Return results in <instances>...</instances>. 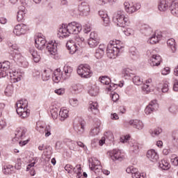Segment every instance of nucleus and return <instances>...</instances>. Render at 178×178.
Segmentation results:
<instances>
[{
	"label": "nucleus",
	"mask_w": 178,
	"mask_h": 178,
	"mask_svg": "<svg viewBox=\"0 0 178 178\" xmlns=\"http://www.w3.org/2000/svg\"><path fill=\"white\" fill-rule=\"evenodd\" d=\"M124 45L119 40H111L107 46L106 55L110 59L118 58L123 52Z\"/></svg>",
	"instance_id": "nucleus-1"
},
{
	"label": "nucleus",
	"mask_w": 178,
	"mask_h": 178,
	"mask_svg": "<svg viewBox=\"0 0 178 178\" xmlns=\"http://www.w3.org/2000/svg\"><path fill=\"white\" fill-rule=\"evenodd\" d=\"M50 113L54 120H56L58 118H60V122H65L69 118V110L65 107L61 108L59 111L58 107L52 106L50 108Z\"/></svg>",
	"instance_id": "nucleus-2"
},
{
	"label": "nucleus",
	"mask_w": 178,
	"mask_h": 178,
	"mask_svg": "<svg viewBox=\"0 0 178 178\" xmlns=\"http://www.w3.org/2000/svg\"><path fill=\"white\" fill-rule=\"evenodd\" d=\"M113 20L119 27H124L127 23H129V18L124 15V11L122 9L115 13Z\"/></svg>",
	"instance_id": "nucleus-3"
},
{
	"label": "nucleus",
	"mask_w": 178,
	"mask_h": 178,
	"mask_svg": "<svg viewBox=\"0 0 178 178\" xmlns=\"http://www.w3.org/2000/svg\"><path fill=\"white\" fill-rule=\"evenodd\" d=\"M100 82L106 86V91H108V92L116 90V88H118V86L120 88L124 86V81H121L118 84H115L113 83H111V78L108 76L101 77Z\"/></svg>",
	"instance_id": "nucleus-4"
},
{
	"label": "nucleus",
	"mask_w": 178,
	"mask_h": 178,
	"mask_svg": "<svg viewBox=\"0 0 178 178\" xmlns=\"http://www.w3.org/2000/svg\"><path fill=\"white\" fill-rule=\"evenodd\" d=\"M77 74L83 79H90L92 76V71L88 64H81L78 67Z\"/></svg>",
	"instance_id": "nucleus-5"
},
{
	"label": "nucleus",
	"mask_w": 178,
	"mask_h": 178,
	"mask_svg": "<svg viewBox=\"0 0 178 178\" xmlns=\"http://www.w3.org/2000/svg\"><path fill=\"white\" fill-rule=\"evenodd\" d=\"M89 168L92 170L96 175H99L102 172V165H101V162L95 158H90L88 160Z\"/></svg>",
	"instance_id": "nucleus-6"
},
{
	"label": "nucleus",
	"mask_w": 178,
	"mask_h": 178,
	"mask_svg": "<svg viewBox=\"0 0 178 178\" xmlns=\"http://www.w3.org/2000/svg\"><path fill=\"white\" fill-rule=\"evenodd\" d=\"M29 30V26L24 24H19L15 26L13 33L17 37H20L21 35H24Z\"/></svg>",
	"instance_id": "nucleus-7"
},
{
	"label": "nucleus",
	"mask_w": 178,
	"mask_h": 178,
	"mask_svg": "<svg viewBox=\"0 0 178 178\" xmlns=\"http://www.w3.org/2000/svg\"><path fill=\"white\" fill-rule=\"evenodd\" d=\"M124 8L127 13L131 15L132 13L137 12V10L141 8V5H140V3H129V1H125L124 3Z\"/></svg>",
	"instance_id": "nucleus-8"
},
{
	"label": "nucleus",
	"mask_w": 178,
	"mask_h": 178,
	"mask_svg": "<svg viewBox=\"0 0 178 178\" xmlns=\"http://www.w3.org/2000/svg\"><path fill=\"white\" fill-rule=\"evenodd\" d=\"M65 170L67 172V173H75L76 175L77 178H81L83 176V174H81V165H76L74 168L73 165L70 164H67L65 166Z\"/></svg>",
	"instance_id": "nucleus-9"
},
{
	"label": "nucleus",
	"mask_w": 178,
	"mask_h": 178,
	"mask_svg": "<svg viewBox=\"0 0 178 178\" xmlns=\"http://www.w3.org/2000/svg\"><path fill=\"white\" fill-rule=\"evenodd\" d=\"M67 29L70 34H79L83 30V26L79 22H72L67 24Z\"/></svg>",
	"instance_id": "nucleus-10"
},
{
	"label": "nucleus",
	"mask_w": 178,
	"mask_h": 178,
	"mask_svg": "<svg viewBox=\"0 0 178 178\" xmlns=\"http://www.w3.org/2000/svg\"><path fill=\"white\" fill-rule=\"evenodd\" d=\"M75 16H87L90 13V6L86 3H81L78 10L74 11Z\"/></svg>",
	"instance_id": "nucleus-11"
},
{
	"label": "nucleus",
	"mask_w": 178,
	"mask_h": 178,
	"mask_svg": "<svg viewBox=\"0 0 178 178\" xmlns=\"http://www.w3.org/2000/svg\"><path fill=\"white\" fill-rule=\"evenodd\" d=\"M161 40H162V32L155 31L151 35V37L149 38L147 42L154 45L158 44Z\"/></svg>",
	"instance_id": "nucleus-12"
},
{
	"label": "nucleus",
	"mask_w": 178,
	"mask_h": 178,
	"mask_svg": "<svg viewBox=\"0 0 178 178\" xmlns=\"http://www.w3.org/2000/svg\"><path fill=\"white\" fill-rule=\"evenodd\" d=\"M35 44L38 49H44L45 48V44H47L45 36H43L42 34L38 35L35 39Z\"/></svg>",
	"instance_id": "nucleus-13"
},
{
	"label": "nucleus",
	"mask_w": 178,
	"mask_h": 178,
	"mask_svg": "<svg viewBox=\"0 0 178 178\" xmlns=\"http://www.w3.org/2000/svg\"><path fill=\"white\" fill-rule=\"evenodd\" d=\"M47 49L50 55H56L58 54V42L56 40L49 41Z\"/></svg>",
	"instance_id": "nucleus-14"
},
{
	"label": "nucleus",
	"mask_w": 178,
	"mask_h": 178,
	"mask_svg": "<svg viewBox=\"0 0 178 178\" xmlns=\"http://www.w3.org/2000/svg\"><path fill=\"white\" fill-rule=\"evenodd\" d=\"M108 154L113 161H123V158H124L119 149L111 150Z\"/></svg>",
	"instance_id": "nucleus-15"
},
{
	"label": "nucleus",
	"mask_w": 178,
	"mask_h": 178,
	"mask_svg": "<svg viewBox=\"0 0 178 178\" xmlns=\"http://www.w3.org/2000/svg\"><path fill=\"white\" fill-rule=\"evenodd\" d=\"M70 34V32L69 31V29H67V25L62 24L58 29V37H59V38H64L69 37Z\"/></svg>",
	"instance_id": "nucleus-16"
},
{
	"label": "nucleus",
	"mask_w": 178,
	"mask_h": 178,
	"mask_svg": "<svg viewBox=\"0 0 178 178\" xmlns=\"http://www.w3.org/2000/svg\"><path fill=\"white\" fill-rule=\"evenodd\" d=\"M146 156L151 162H157L159 159L158 152L152 149L147 151Z\"/></svg>",
	"instance_id": "nucleus-17"
},
{
	"label": "nucleus",
	"mask_w": 178,
	"mask_h": 178,
	"mask_svg": "<svg viewBox=\"0 0 178 178\" xmlns=\"http://www.w3.org/2000/svg\"><path fill=\"white\" fill-rule=\"evenodd\" d=\"M10 77L13 83H17L22 80V72L19 71H9Z\"/></svg>",
	"instance_id": "nucleus-18"
},
{
	"label": "nucleus",
	"mask_w": 178,
	"mask_h": 178,
	"mask_svg": "<svg viewBox=\"0 0 178 178\" xmlns=\"http://www.w3.org/2000/svg\"><path fill=\"white\" fill-rule=\"evenodd\" d=\"M27 136V129L25 127H19L16 129L15 137L17 138L24 140Z\"/></svg>",
	"instance_id": "nucleus-19"
},
{
	"label": "nucleus",
	"mask_w": 178,
	"mask_h": 178,
	"mask_svg": "<svg viewBox=\"0 0 178 178\" xmlns=\"http://www.w3.org/2000/svg\"><path fill=\"white\" fill-rule=\"evenodd\" d=\"M13 57L14 58L15 62L18 63V65H21V66H24V67L26 66L27 61H26V58L23 56H22V54L15 53V54H14Z\"/></svg>",
	"instance_id": "nucleus-20"
},
{
	"label": "nucleus",
	"mask_w": 178,
	"mask_h": 178,
	"mask_svg": "<svg viewBox=\"0 0 178 178\" xmlns=\"http://www.w3.org/2000/svg\"><path fill=\"white\" fill-rule=\"evenodd\" d=\"M66 47L67 49L70 50V54L71 55L76 54L77 51V46L76 45V42H74L73 40H69L67 42Z\"/></svg>",
	"instance_id": "nucleus-21"
},
{
	"label": "nucleus",
	"mask_w": 178,
	"mask_h": 178,
	"mask_svg": "<svg viewBox=\"0 0 178 178\" xmlns=\"http://www.w3.org/2000/svg\"><path fill=\"white\" fill-rule=\"evenodd\" d=\"M162 62V57L158 54H154L150 58L149 64L151 66H159Z\"/></svg>",
	"instance_id": "nucleus-22"
},
{
	"label": "nucleus",
	"mask_w": 178,
	"mask_h": 178,
	"mask_svg": "<svg viewBox=\"0 0 178 178\" xmlns=\"http://www.w3.org/2000/svg\"><path fill=\"white\" fill-rule=\"evenodd\" d=\"M100 127L101 122H97L95 124L90 131V137H95V136H98L99 134V132L101 131Z\"/></svg>",
	"instance_id": "nucleus-23"
},
{
	"label": "nucleus",
	"mask_w": 178,
	"mask_h": 178,
	"mask_svg": "<svg viewBox=\"0 0 178 178\" xmlns=\"http://www.w3.org/2000/svg\"><path fill=\"white\" fill-rule=\"evenodd\" d=\"M169 5H170V0H160L159 3V10L160 12H165L169 9Z\"/></svg>",
	"instance_id": "nucleus-24"
},
{
	"label": "nucleus",
	"mask_w": 178,
	"mask_h": 178,
	"mask_svg": "<svg viewBox=\"0 0 178 178\" xmlns=\"http://www.w3.org/2000/svg\"><path fill=\"white\" fill-rule=\"evenodd\" d=\"M129 124L133 126L134 129H137L138 130H143L144 129V123L140 120H131L129 122Z\"/></svg>",
	"instance_id": "nucleus-25"
},
{
	"label": "nucleus",
	"mask_w": 178,
	"mask_h": 178,
	"mask_svg": "<svg viewBox=\"0 0 178 178\" xmlns=\"http://www.w3.org/2000/svg\"><path fill=\"white\" fill-rule=\"evenodd\" d=\"M62 76H63V73L60 68H57L53 74L52 79L54 83H59L62 80Z\"/></svg>",
	"instance_id": "nucleus-26"
},
{
	"label": "nucleus",
	"mask_w": 178,
	"mask_h": 178,
	"mask_svg": "<svg viewBox=\"0 0 178 178\" xmlns=\"http://www.w3.org/2000/svg\"><path fill=\"white\" fill-rule=\"evenodd\" d=\"M29 54L32 56L33 60L35 62V63H38L40 60H41V55L37 50H35L34 49H30Z\"/></svg>",
	"instance_id": "nucleus-27"
},
{
	"label": "nucleus",
	"mask_w": 178,
	"mask_h": 178,
	"mask_svg": "<svg viewBox=\"0 0 178 178\" xmlns=\"http://www.w3.org/2000/svg\"><path fill=\"white\" fill-rule=\"evenodd\" d=\"M17 113L22 118V119H24L26 118H29L30 116V111H29V108L27 107L24 108H17Z\"/></svg>",
	"instance_id": "nucleus-28"
},
{
	"label": "nucleus",
	"mask_w": 178,
	"mask_h": 178,
	"mask_svg": "<svg viewBox=\"0 0 178 178\" xmlns=\"http://www.w3.org/2000/svg\"><path fill=\"white\" fill-rule=\"evenodd\" d=\"M88 109L90 112L93 113V115H98V113H99V110H98V103L97 102H90Z\"/></svg>",
	"instance_id": "nucleus-29"
},
{
	"label": "nucleus",
	"mask_w": 178,
	"mask_h": 178,
	"mask_svg": "<svg viewBox=\"0 0 178 178\" xmlns=\"http://www.w3.org/2000/svg\"><path fill=\"white\" fill-rule=\"evenodd\" d=\"M19 10L17 12V19L18 22H22L24 17L26 16V7L24 6H20L18 8Z\"/></svg>",
	"instance_id": "nucleus-30"
},
{
	"label": "nucleus",
	"mask_w": 178,
	"mask_h": 178,
	"mask_svg": "<svg viewBox=\"0 0 178 178\" xmlns=\"http://www.w3.org/2000/svg\"><path fill=\"white\" fill-rule=\"evenodd\" d=\"M99 16H100L101 19L103 20L104 26H108L109 23H111V20L109 19V17L108 14L105 11L100 10L99 11Z\"/></svg>",
	"instance_id": "nucleus-31"
},
{
	"label": "nucleus",
	"mask_w": 178,
	"mask_h": 178,
	"mask_svg": "<svg viewBox=\"0 0 178 178\" xmlns=\"http://www.w3.org/2000/svg\"><path fill=\"white\" fill-rule=\"evenodd\" d=\"M167 46L172 54H175L177 50V48L176 47V40L173 38H170L167 40Z\"/></svg>",
	"instance_id": "nucleus-32"
},
{
	"label": "nucleus",
	"mask_w": 178,
	"mask_h": 178,
	"mask_svg": "<svg viewBox=\"0 0 178 178\" xmlns=\"http://www.w3.org/2000/svg\"><path fill=\"white\" fill-rule=\"evenodd\" d=\"M104 54H105V45L100 44L99 48L96 50L95 56L97 59H101V58L104 56Z\"/></svg>",
	"instance_id": "nucleus-33"
},
{
	"label": "nucleus",
	"mask_w": 178,
	"mask_h": 178,
	"mask_svg": "<svg viewBox=\"0 0 178 178\" xmlns=\"http://www.w3.org/2000/svg\"><path fill=\"white\" fill-rule=\"evenodd\" d=\"M159 167L162 170H169L170 169V163L166 159H162L159 162Z\"/></svg>",
	"instance_id": "nucleus-34"
},
{
	"label": "nucleus",
	"mask_w": 178,
	"mask_h": 178,
	"mask_svg": "<svg viewBox=\"0 0 178 178\" xmlns=\"http://www.w3.org/2000/svg\"><path fill=\"white\" fill-rule=\"evenodd\" d=\"M170 12L173 16L178 17V1H174L170 6Z\"/></svg>",
	"instance_id": "nucleus-35"
},
{
	"label": "nucleus",
	"mask_w": 178,
	"mask_h": 178,
	"mask_svg": "<svg viewBox=\"0 0 178 178\" xmlns=\"http://www.w3.org/2000/svg\"><path fill=\"white\" fill-rule=\"evenodd\" d=\"M63 72L65 79H69L72 76V73H73V67L65 65L63 67Z\"/></svg>",
	"instance_id": "nucleus-36"
},
{
	"label": "nucleus",
	"mask_w": 178,
	"mask_h": 178,
	"mask_svg": "<svg viewBox=\"0 0 178 178\" xmlns=\"http://www.w3.org/2000/svg\"><path fill=\"white\" fill-rule=\"evenodd\" d=\"M152 83V79H148L145 81V84H143L142 87L143 91L148 94V92H151V84Z\"/></svg>",
	"instance_id": "nucleus-37"
},
{
	"label": "nucleus",
	"mask_w": 178,
	"mask_h": 178,
	"mask_svg": "<svg viewBox=\"0 0 178 178\" xmlns=\"http://www.w3.org/2000/svg\"><path fill=\"white\" fill-rule=\"evenodd\" d=\"M75 44L79 45V47H83L86 44V39L81 35H76L74 38Z\"/></svg>",
	"instance_id": "nucleus-38"
},
{
	"label": "nucleus",
	"mask_w": 178,
	"mask_h": 178,
	"mask_svg": "<svg viewBox=\"0 0 178 178\" xmlns=\"http://www.w3.org/2000/svg\"><path fill=\"white\" fill-rule=\"evenodd\" d=\"M88 92L92 97H95L99 92V88L95 84L92 85L88 90Z\"/></svg>",
	"instance_id": "nucleus-39"
},
{
	"label": "nucleus",
	"mask_w": 178,
	"mask_h": 178,
	"mask_svg": "<svg viewBox=\"0 0 178 178\" xmlns=\"http://www.w3.org/2000/svg\"><path fill=\"white\" fill-rule=\"evenodd\" d=\"M129 145L132 148L133 152H138L140 149V144L136 142L134 140H131L129 141Z\"/></svg>",
	"instance_id": "nucleus-40"
},
{
	"label": "nucleus",
	"mask_w": 178,
	"mask_h": 178,
	"mask_svg": "<svg viewBox=\"0 0 178 178\" xmlns=\"http://www.w3.org/2000/svg\"><path fill=\"white\" fill-rule=\"evenodd\" d=\"M17 109H23L24 108H27L29 106V102L27 100H19L17 102Z\"/></svg>",
	"instance_id": "nucleus-41"
},
{
	"label": "nucleus",
	"mask_w": 178,
	"mask_h": 178,
	"mask_svg": "<svg viewBox=\"0 0 178 178\" xmlns=\"http://www.w3.org/2000/svg\"><path fill=\"white\" fill-rule=\"evenodd\" d=\"M51 74H52V73L51 72V70H44L42 74V79L43 81H48V80L51 79Z\"/></svg>",
	"instance_id": "nucleus-42"
},
{
	"label": "nucleus",
	"mask_w": 178,
	"mask_h": 178,
	"mask_svg": "<svg viewBox=\"0 0 178 178\" xmlns=\"http://www.w3.org/2000/svg\"><path fill=\"white\" fill-rule=\"evenodd\" d=\"M130 54L133 59H138V58H140V52L136 47H131L130 49Z\"/></svg>",
	"instance_id": "nucleus-43"
},
{
	"label": "nucleus",
	"mask_w": 178,
	"mask_h": 178,
	"mask_svg": "<svg viewBox=\"0 0 178 178\" xmlns=\"http://www.w3.org/2000/svg\"><path fill=\"white\" fill-rule=\"evenodd\" d=\"M14 169H15V168L13 167V165H8L4 166V168L3 169V172L4 175H12V173H13Z\"/></svg>",
	"instance_id": "nucleus-44"
},
{
	"label": "nucleus",
	"mask_w": 178,
	"mask_h": 178,
	"mask_svg": "<svg viewBox=\"0 0 178 178\" xmlns=\"http://www.w3.org/2000/svg\"><path fill=\"white\" fill-rule=\"evenodd\" d=\"M72 91L75 92V94H79V92H81L83 91V86L81 84H76L74 83L72 86Z\"/></svg>",
	"instance_id": "nucleus-45"
},
{
	"label": "nucleus",
	"mask_w": 178,
	"mask_h": 178,
	"mask_svg": "<svg viewBox=\"0 0 178 178\" xmlns=\"http://www.w3.org/2000/svg\"><path fill=\"white\" fill-rule=\"evenodd\" d=\"M67 145H68L70 149L72 151H77V145L74 140L69 139L67 142Z\"/></svg>",
	"instance_id": "nucleus-46"
},
{
	"label": "nucleus",
	"mask_w": 178,
	"mask_h": 178,
	"mask_svg": "<svg viewBox=\"0 0 178 178\" xmlns=\"http://www.w3.org/2000/svg\"><path fill=\"white\" fill-rule=\"evenodd\" d=\"M88 44L90 48H95L99 44V40L98 39H88Z\"/></svg>",
	"instance_id": "nucleus-47"
},
{
	"label": "nucleus",
	"mask_w": 178,
	"mask_h": 178,
	"mask_svg": "<svg viewBox=\"0 0 178 178\" xmlns=\"http://www.w3.org/2000/svg\"><path fill=\"white\" fill-rule=\"evenodd\" d=\"M122 74L124 77H131V76L134 74V72H133V70L130 68H124L122 70Z\"/></svg>",
	"instance_id": "nucleus-48"
},
{
	"label": "nucleus",
	"mask_w": 178,
	"mask_h": 178,
	"mask_svg": "<svg viewBox=\"0 0 178 178\" xmlns=\"http://www.w3.org/2000/svg\"><path fill=\"white\" fill-rule=\"evenodd\" d=\"M15 91V88H13V86L12 85H8L4 92H5V95L7 96V97H11V95L13 94Z\"/></svg>",
	"instance_id": "nucleus-49"
},
{
	"label": "nucleus",
	"mask_w": 178,
	"mask_h": 178,
	"mask_svg": "<svg viewBox=\"0 0 178 178\" xmlns=\"http://www.w3.org/2000/svg\"><path fill=\"white\" fill-rule=\"evenodd\" d=\"M74 129L79 134H83L84 133V124H76L74 125Z\"/></svg>",
	"instance_id": "nucleus-50"
},
{
	"label": "nucleus",
	"mask_w": 178,
	"mask_h": 178,
	"mask_svg": "<svg viewBox=\"0 0 178 178\" xmlns=\"http://www.w3.org/2000/svg\"><path fill=\"white\" fill-rule=\"evenodd\" d=\"M1 69L9 72V69H10V62L4 61L3 63H1Z\"/></svg>",
	"instance_id": "nucleus-51"
},
{
	"label": "nucleus",
	"mask_w": 178,
	"mask_h": 178,
	"mask_svg": "<svg viewBox=\"0 0 178 178\" xmlns=\"http://www.w3.org/2000/svg\"><path fill=\"white\" fill-rule=\"evenodd\" d=\"M124 34H125L127 37H130V35H134L135 31L133 28H126L123 31Z\"/></svg>",
	"instance_id": "nucleus-52"
},
{
	"label": "nucleus",
	"mask_w": 178,
	"mask_h": 178,
	"mask_svg": "<svg viewBox=\"0 0 178 178\" xmlns=\"http://www.w3.org/2000/svg\"><path fill=\"white\" fill-rule=\"evenodd\" d=\"M148 106L152 108L154 111H156V109L159 108V105L158 104V101H156V99L151 101Z\"/></svg>",
	"instance_id": "nucleus-53"
},
{
	"label": "nucleus",
	"mask_w": 178,
	"mask_h": 178,
	"mask_svg": "<svg viewBox=\"0 0 178 178\" xmlns=\"http://www.w3.org/2000/svg\"><path fill=\"white\" fill-rule=\"evenodd\" d=\"M52 131V127H51V125H47L44 127V136L45 137H49V136H51L52 134L51 133V131Z\"/></svg>",
	"instance_id": "nucleus-54"
},
{
	"label": "nucleus",
	"mask_w": 178,
	"mask_h": 178,
	"mask_svg": "<svg viewBox=\"0 0 178 178\" xmlns=\"http://www.w3.org/2000/svg\"><path fill=\"white\" fill-rule=\"evenodd\" d=\"M68 102L71 106H79V99H77L76 98L71 97L69 99Z\"/></svg>",
	"instance_id": "nucleus-55"
},
{
	"label": "nucleus",
	"mask_w": 178,
	"mask_h": 178,
	"mask_svg": "<svg viewBox=\"0 0 178 178\" xmlns=\"http://www.w3.org/2000/svg\"><path fill=\"white\" fill-rule=\"evenodd\" d=\"M133 82L136 86H141L143 84V79L138 76H135L133 78Z\"/></svg>",
	"instance_id": "nucleus-56"
},
{
	"label": "nucleus",
	"mask_w": 178,
	"mask_h": 178,
	"mask_svg": "<svg viewBox=\"0 0 178 178\" xmlns=\"http://www.w3.org/2000/svg\"><path fill=\"white\" fill-rule=\"evenodd\" d=\"M43 155L46 156L47 159H51V156H52V150L51 148L45 149Z\"/></svg>",
	"instance_id": "nucleus-57"
},
{
	"label": "nucleus",
	"mask_w": 178,
	"mask_h": 178,
	"mask_svg": "<svg viewBox=\"0 0 178 178\" xmlns=\"http://www.w3.org/2000/svg\"><path fill=\"white\" fill-rule=\"evenodd\" d=\"M168 111L170 113H172V115H176V113H177V106L172 104L170 106V108H168Z\"/></svg>",
	"instance_id": "nucleus-58"
},
{
	"label": "nucleus",
	"mask_w": 178,
	"mask_h": 178,
	"mask_svg": "<svg viewBox=\"0 0 178 178\" xmlns=\"http://www.w3.org/2000/svg\"><path fill=\"white\" fill-rule=\"evenodd\" d=\"M120 143H122V144H126V143H129L130 141V136L127 135V136H122L120 137Z\"/></svg>",
	"instance_id": "nucleus-59"
},
{
	"label": "nucleus",
	"mask_w": 178,
	"mask_h": 178,
	"mask_svg": "<svg viewBox=\"0 0 178 178\" xmlns=\"http://www.w3.org/2000/svg\"><path fill=\"white\" fill-rule=\"evenodd\" d=\"M162 133V129L161 128H156L154 130H153L151 133L152 137H157V136H159Z\"/></svg>",
	"instance_id": "nucleus-60"
},
{
	"label": "nucleus",
	"mask_w": 178,
	"mask_h": 178,
	"mask_svg": "<svg viewBox=\"0 0 178 178\" xmlns=\"http://www.w3.org/2000/svg\"><path fill=\"white\" fill-rule=\"evenodd\" d=\"M118 0H97V3L98 5H106L108 2L113 3V2H116Z\"/></svg>",
	"instance_id": "nucleus-61"
},
{
	"label": "nucleus",
	"mask_w": 178,
	"mask_h": 178,
	"mask_svg": "<svg viewBox=\"0 0 178 178\" xmlns=\"http://www.w3.org/2000/svg\"><path fill=\"white\" fill-rule=\"evenodd\" d=\"M54 92L57 95H64L65 92H66V89H65L64 88H59V89H56L54 90Z\"/></svg>",
	"instance_id": "nucleus-62"
},
{
	"label": "nucleus",
	"mask_w": 178,
	"mask_h": 178,
	"mask_svg": "<svg viewBox=\"0 0 178 178\" xmlns=\"http://www.w3.org/2000/svg\"><path fill=\"white\" fill-rule=\"evenodd\" d=\"M131 175L133 178H138L140 177V175H141V173L138 172V170L137 168H135L132 170Z\"/></svg>",
	"instance_id": "nucleus-63"
},
{
	"label": "nucleus",
	"mask_w": 178,
	"mask_h": 178,
	"mask_svg": "<svg viewBox=\"0 0 178 178\" xmlns=\"http://www.w3.org/2000/svg\"><path fill=\"white\" fill-rule=\"evenodd\" d=\"M11 49H13V56L20 53L19 52V47L16 44H13Z\"/></svg>",
	"instance_id": "nucleus-64"
}]
</instances>
